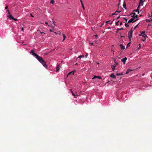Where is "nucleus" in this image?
I'll return each mask as SVG.
<instances>
[{
    "label": "nucleus",
    "instance_id": "f257e3e1",
    "mask_svg": "<svg viewBox=\"0 0 152 152\" xmlns=\"http://www.w3.org/2000/svg\"><path fill=\"white\" fill-rule=\"evenodd\" d=\"M35 57L38 60V61L42 64L46 68L47 67V66L46 64V62L43 59L42 57H41L38 55Z\"/></svg>",
    "mask_w": 152,
    "mask_h": 152
},
{
    "label": "nucleus",
    "instance_id": "f03ea898",
    "mask_svg": "<svg viewBox=\"0 0 152 152\" xmlns=\"http://www.w3.org/2000/svg\"><path fill=\"white\" fill-rule=\"evenodd\" d=\"M133 32V31L132 30V28L131 30L129 31L128 33V35L129 39L130 41H131V37H132Z\"/></svg>",
    "mask_w": 152,
    "mask_h": 152
},
{
    "label": "nucleus",
    "instance_id": "7ed1b4c3",
    "mask_svg": "<svg viewBox=\"0 0 152 152\" xmlns=\"http://www.w3.org/2000/svg\"><path fill=\"white\" fill-rule=\"evenodd\" d=\"M139 35L140 36H142L145 38L147 37V36L145 34V31H142L141 34H139Z\"/></svg>",
    "mask_w": 152,
    "mask_h": 152
},
{
    "label": "nucleus",
    "instance_id": "20e7f679",
    "mask_svg": "<svg viewBox=\"0 0 152 152\" xmlns=\"http://www.w3.org/2000/svg\"><path fill=\"white\" fill-rule=\"evenodd\" d=\"M138 19V18L137 19L135 20H134V18H131L129 21H128L127 23H130L131 22H136L137 20Z\"/></svg>",
    "mask_w": 152,
    "mask_h": 152
},
{
    "label": "nucleus",
    "instance_id": "39448f33",
    "mask_svg": "<svg viewBox=\"0 0 152 152\" xmlns=\"http://www.w3.org/2000/svg\"><path fill=\"white\" fill-rule=\"evenodd\" d=\"M34 50L33 49L30 52V53H31L33 56H35L36 57V56L37 55V54H36L34 52Z\"/></svg>",
    "mask_w": 152,
    "mask_h": 152
},
{
    "label": "nucleus",
    "instance_id": "423d86ee",
    "mask_svg": "<svg viewBox=\"0 0 152 152\" xmlns=\"http://www.w3.org/2000/svg\"><path fill=\"white\" fill-rule=\"evenodd\" d=\"M60 64H58L56 67V72H58L59 69H60L61 67V66H60Z\"/></svg>",
    "mask_w": 152,
    "mask_h": 152
},
{
    "label": "nucleus",
    "instance_id": "0eeeda50",
    "mask_svg": "<svg viewBox=\"0 0 152 152\" xmlns=\"http://www.w3.org/2000/svg\"><path fill=\"white\" fill-rule=\"evenodd\" d=\"M127 59V58L126 57H125L124 58H122L121 60V61L124 64H125L126 61Z\"/></svg>",
    "mask_w": 152,
    "mask_h": 152
},
{
    "label": "nucleus",
    "instance_id": "6e6552de",
    "mask_svg": "<svg viewBox=\"0 0 152 152\" xmlns=\"http://www.w3.org/2000/svg\"><path fill=\"white\" fill-rule=\"evenodd\" d=\"M7 16L9 18H10V19H14V18L13 17L12 15L10 14H9V15H8Z\"/></svg>",
    "mask_w": 152,
    "mask_h": 152
},
{
    "label": "nucleus",
    "instance_id": "1a4fd4ad",
    "mask_svg": "<svg viewBox=\"0 0 152 152\" xmlns=\"http://www.w3.org/2000/svg\"><path fill=\"white\" fill-rule=\"evenodd\" d=\"M144 1H142V0H140V2L139 3V5L138 7V9L139 8L140 6V3H142V5H143Z\"/></svg>",
    "mask_w": 152,
    "mask_h": 152
},
{
    "label": "nucleus",
    "instance_id": "9d476101",
    "mask_svg": "<svg viewBox=\"0 0 152 152\" xmlns=\"http://www.w3.org/2000/svg\"><path fill=\"white\" fill-rule=\"evenodd\" d=\"M132 14L133 15V16H132V17L133 18H137L138 17V15H135V13L134 12L132 13Z\"/></svg>",
    "mask_w": 152,
    "mask_h": 152
},
{
    "label": "nucleus",
    "instance_id": "9b49d317",
    "mask_svg": "<svg viewBox=\"0 0 152 152\" xmlns=\"http://www.w3.org/2000/svg\"><path fill=\"white\" fill-rule=\"evenodd\" d=\"M97 78L99 79H101V77L100 76H94V77L92 78V79H94L95 78Z\"/></svg>",
    "mask_w": 152,
    "mask_h": 152
},
{
    "label": "nucleus",
    "instance_id": "f8f14e48",
    "mask_svg": "<svg viewBox=\"0 0 152 152\" xmlns=\"http://www.w3.org/2000/svg\"><path fill=\"white\" fill-rule=\"evenodd\" d=\"M123 29H124V28H117L116 29V33H118V31H119V30H123Z\"/></svg>",
    "mask_w": 152,
    "mask_h": 152
},
{
    "label": "nucleus",
    "instance_id": "ddd939ff",
    "mask_svg": "<svg viewBox=\"0 0 152 152\" xmlns=\"http://www.w3.org/2000/svg\"><path fill=\"white\" fill-rule=\"evenodd\" d=\"M110 77H113V78H115L116 77V76L113 74L110 75Z\"/></svg>",
    "mask_w": 152,
    "mask_h": 152
},
{
    "label": "nucleus",
    "instance_id": "4468645a",
    "mask_svg": "<svg viewBox=\"0 0 152 152\" xmlns=\"http://www.w3.org/2000/svg\"><path fill=\"white\" fill-rule=\"evenodd\" d=\"M115 65H113L111 66V68L113 69V71L114 72L115 71Z\"/></svg>",
    "mask_w": 152,
    "mask_h": 152
},
{
    "label": "nucleus",
    "instance_id": "2eb2a0df",
    "mask_svg": "<svg viewBox=\"0 0 152 152\" xmlns=\"http://www.w3.org/2000/svg\"><path fill=\"white\" fill-rule=\"evenodd\" d=\"M80 2L81 3V5L82 6V7H83V9L84 10L85 7H84V5H83V1H82V0H80Z\"/></svg>",
    "mask_w": 152,
    "mask_h": 152
},
{
    "label": "nucleus",
    "instance_id": "dca6fc26",
    "mask_svg": "<svg viewBox=\"0 0 152 152\" xmlns=\"http://www.w3.org/2000/svg\"><path fill=\"white\" fill-rule=\"evenodd\" d=\"M120 12L121 11H116V12H115V13L112 14V15H117V14H118V13Z\"/></svg>",
    "mask_w": 152,
    "mask_h": 152
},
{
    "label": "nucleus",
    "instance_id": "f3484780",
    "mask_svg": "<svg viewBox=\"0 0 152 152\" xmlns=\"http://www.w3.org/2000/svg\"><path fill=\"white\" fill-rule=\"evenodd\" d=\"M120 46L121 49L123 50L125 49V47L124 46H123V45L120 44Z\"/></svg>",
    "mask_w": 152,
    "mask_h": 152
},
{
    "label": "nucleus",
    "instance_id": "a211bd4d",
    "mask_svg": "<svg viewBox=\"0 0 152 152\" xmlns=\"http://www.w3.org/2000/svg\"><path fill=\"white\" fill-rule=\"evenodd\" d=\"M132 70L131 69H128L127 70L126 72V74H128L130 71H132Z\"/></svg>",
    "mask_w": 152,
    "mask_h": 152
},
{
    "label": "nucleus",
    "instance_id": "6ab92c4d",
    "mask_svg": "<svg viewBox=\"0 0 152 152\" xmlns=\"http://www.w3.org/2000/svg\"><path fill=\"white\" fill-rule=\"evenodd\" d=\"M74 71H72L71 72H69V73L67 76L68 75H69L70 74H72L73 75H74Z\"/></svg>",
    "mask_w": 152,
    "mask_h": 152
},
{
    "label": "nucleus",
    "instance_id": "aec40b11",
    "mask_svg": "<svg viewBox=\"0 0 152 152\" xmlns=\"http://www.w3.org/2000/svg\"><path fill=\"white\" fill-rule=\"evenodd\" d=\"M62 35H63V41H62V42H63V41H64L65 40V39H66V37L65 35V34H62Z\"/></svg>",
    "mask_w": 152,
    "mask_h": 152
},
{
    "label": "nucleus",
    "instance_id": "412c9836",
    "mask_svg": "<svg viewBox=\"0 0 152 152\" xmlns=\"http://www.w3.org/2000/svg\"><path fill=\"white\" fill-rule=\"evenodd\" d=\"M70 91H71V93H72V95L73 96H76L75 95V94H74V93H73V92L72 91V89H70ZM77 96V95L76 96Z\"/></svg>",
    "mask_w": 152,
    "mask_h": 152
},
{
    "label": "nucleus",
    "instance_id": "4be33fe9",
    "mask_svg": "<svg viewBox=\"0 0 152 152\" xmlns=\"http://www.w3.org/2000/svg\"><path fill=\"white\" fill-rule=\"evenodd\" d=\"M123 75V74L122 73L116 74V75L117 76L122 75Z\"/></svg>",
    "mask_w": 152,
    "mask_h": 152
},
{
    "label": "nucleus",
    "instance_id": "5701e85b",
    "mask_svg": "<svg viewBox=\"0 0 152 152\" xmlns=\"http://www.w3.org/2000/svg\"><path fill=\"white\" fill-rule=\"evenodd\" d=\"M84 57V56L83 55H81L79 56L78 58H80V59L81 58L83 57Z\"/></svg>",
    "mask_w": 152,
    "mask_h": 152
},
{
    "label": "nucleus",
    "instance_id": "b1692460",
    "mask_svg": "<svg viewBox=\"0 0 152 152\" xmlns=\"http://www.w3.org/2000/svg\"><path fill=\"white\" fill-rule=\"evenodd\" d=\"M125 26H126V27H128L129 26V25L128 24H127V23H125Z\"/></svg>",
    "mask_w": 152,
    "mask_h": 152
},
{
    "label": "nucleus",
    "instance_id": "393cba45",
    "mask_svg": "<svg viewBox=\"0 0 152 152\" xmlns=\"http://www.w3.org/2000/svg\"><path fill=\"white\" fill-rule=\"evenodd\" d=\"M51 1H50V3L52 4H53L54 3V1L53 0H51Z\"/></svg>",
    "mask_w": 152,
    "mask_h": 152
},
{
    "label": "nucleus",
    "instance_id": "a878e982",
    "mask_svg": "<svg viewBox=\"0 0 152 152\" xmlns=\"http://www.w3.org/2000/svg\"><path fill=\"white\" fill-rule=\"evenodd\" d=\"M139 8H138H138H137V10H134V11H135L138 12V14L139 13Z\"/></svg>",
    "mask_w": 152,
    "mask_h": 152
},
{
    "label": "nucleus",
    "instance_id": "bb28decb",
    "mask_svg": "<svg viewBox=\"0 0 152 152\" xmlns=\"http://www.w3.org/2000/svg\"><path fill=\"white\" fill-rule=\"evenodd\" d=\"M126 7V3H125V2H124V4H123V7L124 8H125Z\"/></svg>",
    "mask_w": 152,
    "mask_h": 152
},
{
    "label": "nucleus",
    "instance_id": "cd10ccee",
    "mask_svg": "<svg viewBox=\"0 0 152 152\" xmlns=\"http://www.w3.org/2000/svg\"><path fill=\"white\" fill-rule=\"evenodd\" d=\"M130 44V42H129V43H128L126 47H129Z\"/></svg>",
    "mask_w": 152,
    "mask_h": 152
},
{
    "label": "nucleus",
    "instance_id": "c85d7f7f",
    "mask_svg": "<svg viewBox=\"0 0 152 152\" xmlns=\"http://www.w3.org/2000/svg\"><path fill=\"white\" fill-rule=\"evenodd\" d=\"M139 23L138 24H137V25H136L134 27V29H135L137 27V26H138V25H139Z\"/></svg>",
    "mask_w": 152,
    "mask_h": 152
},
{
    "label": "nucleus",
    "instance_id": "c756f323",
    "mask_svg": "<svg viewBox=\"0 0 152 152\" xmlns=\"http://www.w3.org/2000/svg\"><path fill=\"white\" fill-rule=\"evenodd\" d=\"M7 12H8L9 14H10V13L9 10H7L6 11Z\"/></svg>",
    "mask_w": 152,
    "mask_h": 152
},
{
    "label": "nucleus",
    "instance_id": "7c9ffc66",
    "mask_svg": "<svg viewBox=\"0 0 152 152\" xmlns=\"http://www.w3.org/2000/svg\"><path fill=\"white\" fill-rule=\"evenodd\" d=\"M118 64V63H116V62H115V64L114 65H115V66Z\"/></svg>",
    "mask_w": 152,
    "mask_h": 152
},
{
    "label": "nucleus",
    "instance_id": "2f4dec72",
    "mask_svg": "<svg viewBox=\"0 0 152 152\" xmlns=\"http://www.w3.org/2000/svg\"><path fill=\"white\" fill-rule=\"evenodd\" d=\"M146 21L147 22H150V20L148 19H146Z\"/></svg>",
    "mask_w": 152,
    "mask_h": 152
},
{
    "label": "nucleus",
    "instance_id": "473e14b6",
    "mask_svg": "<svg viewBox=\"0 0 152 152\" xmlns=\"http://www.w3.org/2000/svg\"><path fill=\"white\" fill-rule=\"evenodd\" d=\"M119 22V21H118L116 23V25L117 26H118V23Z\"/></svg>",
    "mask_w": 152,
    "mask_h": 152
},
{
    "label": "nucleus",
    "instance_id": "72a5a7b5",
    "mask_svg": "<svg viewBox=\"0 0 152 152\" xmlns=\"http://www.w3.org/2000/svg\"><path fill=\"white\" fill-rule=\"evenodd\" d=\"M39 31L40 32V33L41 34H45V33H44V32H42L40 31Z\"/></svg>",
    "mask_w": 152,
    "mask_h": 152
},
{
    "label": "nucleus",
    "instance_id": "f704fd0d",
    "mask_svg": "<svg viewBox=\"0 0 152 152\" xmlns=\"http://www.w3.org/2000/svg\"><path fill=\"white\" fill-rule=\"evenodd\" d=\"M88 53H86V55H85V57H86V58H87V56H88Z\"/></svg>",
    "mask_w": 152,
    "mask_h": 152
},
{
    "label": "nucleus",
    "instance_id": "c9c22d12",
    "mask_svg": "<svg viewBox=\"0 0 152 152\" xmlns=\"http://www.w3.org/2000/svg\"><path fill=\"white\" fill-rule=\"evenodd\" d=\"M110 21L109 20V21H107L106 22V24H108V22Z\"/></svg>",
    "mask_w": 152,
    "mask_h": 152
},
{
    "label": "nucleus",
    "instance_id": "e433bc0d",
    "mask_svg": "<svg viewBox=\"0 0 152 152\" xmlns=\"http://www.w3.org/2000/svg\"><path fill=\"white\" fill-rule=\"evenodd\" d=\"M124 19L125 20V21H126V22H127V21L128 20H127V19H126V18H124Z\"/></svg>",
    "mask_w": 152,
    "mask_h": 152
},
{
    "label": "nucleus",
    "instance_id": "4c0bfd02",
    "mask_svg": "<svg viewBox=\"0 0 152 152\" xmlns=\"http://www.w3.org/2000/svg\"><path fill=\"white\" fill-rule=\"evenodd\" d=\"M12 20H14L15 21H16V20H17V19H15V18H14V19H12Z\"/></svg>",
    "mask_w": 152,
    "mask_h": 152
},
{
    "label": "nucleus",
    "instance_id": "58836bf2",
    "mask_svg": "<svg viewBox=\"0 0 152 152\" xmlns=\"http://www.w3.org/2000/svg\"><path fill=\"white\" fill-rule=\"evenodd\" d=\"M139 48H138V49H139L140 48V47H141V45L140 44H139Z\"/></svg>",
    "mask_w": 152,
    "mask_h": 152
},
{
    "label": "nucleus",
    "instance_id": "ea45409f",
    "mask_svg": "<svg viewBox=\"0 0 152 152\" xmlns=\"http://www.w3.org/2000/svg\"><path fill=\"white\" fill-rule=\"evenodd\" d=\"M30 15L32 17H34V16L32 15V14H30Z\"/></svg>",
    "mask_w": 152,
    "mask_h": 152
},
{
    "label": "nucleus",
    "instance_id": "a19ab883",
    "mask_svg": "<svg viewBox=\"0 0 152 152\" xmlns=\"http://www.w3.org/2000/svg\"><path fill=\"white\" fill-rule=\"evenodd\" d=\"M8 6H6V7H5V9H8Z\"/></svg>",
    "mask_w": 152,
    "mask_h": 152
},
{
    "label": "nucleus",
    "instance_id": "79ce46f5",
    "mask_svg": "<svg viewBox=\"0 0 152 152\" xmlns=\"http://www.w3.org/2000/svg\"><path fill=\"white\" fill-rule=\"evenodd\" d=\"M120 16H119L117 18V19H118L119 18H120Z\"/></svg>",
    "mask_w": 152,
    "mask_h": 152
},
{
    "label": "nucleus",
    "instance_id": "37998d69",
    "mask_svg": "<svg viewBox=\"0 0 152 152\" xmlns=\"http://www.w3.org/2000/svg\"><path fill=\"white\" fill-rule=\"evenodd\" d=\"M122 22H121L120 24V25L121 26V25H122Z\"/></svg>",
    "mask_w": 152,
    "mask_h": 152
},
{
    "label": "nucleus",
    "instance_id": "c03bdc74",
    "mask_svg": "<svg viewBox=\"0 0 152 152\" xmlns=\"http://www.w3.org/2000/svg\"><path fill=\"white\" fill-rule=\"evenodd\" d=\"M145 39V38L144 39H142V40L143 41H144Z\"/></svg>",
    "mask_w": 152,
    "mask_h": 152
},
{
    "label": "nucleus",
    "instance_id": "a18cd8bd",
    "mask_svg": "<svg viewBox=\"0 0 152 152\" xmlns=\"http://www.w3.org/2000/svg\"><path fill=\"white\" fill-rule=\"evenodd\" d=\"M22 31H23V28H22L21 29Z\"/></svg>",
    "mask_w": 152,
    "mask_h": 152
},
{
    "label": "nucleus",
    "instance_id": "49530a36",
    "mask_svg": "<svg viewBox=\"0 0 152 152\" xmlns=\"http://www.w3.org/2000/svg\"><path fill=\"white\" fill-rule=\"evenodd\" d=\"M45 23V24H48V22H46Z\"/></svg>",
    "mask_w": 152,
    "mask_h": 152
},
{
    "label": "nucleus",
    "instance_id": "de8ad7c7",
    "mask_svg": "<svg viewBox=\"0 0 152 152\" xmlns=\"http://www.w3.org/2000/svg\"><path fill=\"white\" fill-rule=\"evenodd\" d=\"M103 25V23H102V25H101V26H102Z\"/></svg>",
    "mask_w": 152,
    "mask_h": 152
},
{
    "label": "nucleus",
    "instance_id": "09e8293b",
    "mask_svg": "<svg viewBox=\"0 0 152 152\" xmlns=\"http://www.w3.org/2000/svg\"><path fill=\"white\" fill-rule=\"evenodd\" d=\"M50 32H52V30H51V29H50Z\"/></svg>",
    "mask_w": 152,
    "mask_h": 152
},
{
    "label": "nucleus",
    "instance_id": "8fccbe9b",
    "mask_svg": "<svg viewBox=\"0 0 152 152\" xmlns=\"http://www.w3.org/2000/svg\"><path fill=\"white\" fill-rule=\"evenodd\" d=\"M91 45H93V43H91Z\"/></svg>",
    "mask_w": 152,
    "mask_h": 152
},
{
    "label": "nucleus",
    "instance_id": "3c124183",
    "mask_svg": "<svg viewBox=\"0 0 152 152\" xmlns=\"http://www.w3.org/2000/svg\"><path fill=\"white\" fill-rule=\"evenodd\" d=\"M151 19V20L150 21H152V19Z\"/></svg>",
    "mask_w": 152,
    "mask_h": 152
},
{
    "label": "nucleus",
    "instance_id": "603ef678",
    "mask_svg": "<svg viewBox=\"0 0 152 152\" xmlns=\"http://www.w3.org/2000/svg\"><path fill=\"white\" fill-rule=\"evenodd\" d=\"M108 29H110V28L109 27L108 28Z\"/></svg>",
    "mask_w": 152,
    "mask_h": 152
},
{
    "label": "nucleus",
    "instance_id": "864d4df0",
    "mask_svg": "<svg viewBox=\"0 0 152 152\" xmlns=\"http://www.w3.org/2000/svg\"><path fill=\"white\" fill-rule=\"evenodd\" d=\"M141 4L142 5V3L141 2V3H140V4Z\"/></svg>",
    "mask_w": 152,
    "mask_h": 152
},
{
    "label": "nucleus",
    "instance_id": "5fc2aeb1",
    "mask_svg": "<svg viewBox=\"0 0 152 152\" xmlns=\"http://www.w3.org/2000/svg\"><path fill=\"white\" fill-rule=\"evenodd\" d=\"M110 24H112V23H110Z\"/></svg>",
    "mask_w": 152,
    "mask_h": 152
}]
</instances>
